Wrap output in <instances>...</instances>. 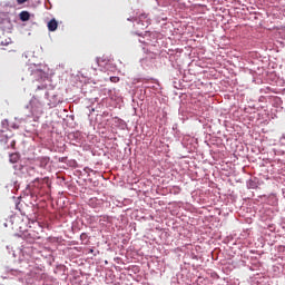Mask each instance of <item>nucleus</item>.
<instances>
[{
    "label": "nucleus",
    "mask_w": 285,
    "mask_h": 285,
    "mask_svg": "<svg viewBox=\"0 0 285 285\" xmlns=\"http://www.w3.org/2000/svg\"><path fill=\"white\" fill-rule=\"evenodd\" d=\"M30 106H31L32 112H40L41 109L43 108V104H41V101H39L37 98H33L31 100Z\"/></svg>",
    "instance_id": "nucleus-1"
},
{
    "label": "nucleus",
    "mask_w": 285,
    "mask_h": 285,
    "mask_svg": "<svg viewBox=\"0 0 285 285\" xmlns=\"http://www.w3.org/2000/svg\"><path fill=\"white\" fill-rule=\"evenodd\" d=\"M57 28H59V22H57L56 19H51L48 22V30H49V32H55V30H57Z\"/></svg>",
    "instance_id": "nucleus-2"
},
{
    "label": "nucleus",
    "mask_w": 285,
    "mask_h": 285,
    "mask_svg": "<svg viewBox=\"0 0 285 285\" xmlns=\"http://www.w3.org/2000/svg\"><path fill=\"white\" fill-rule=\"evenodd\" d=\"M31 73L35 75V77H39L40 79H43V77H46V72L38 67H36L35 69L31 68Z\"/></svg>",
    "instance_id": "nucleus-3"
},
{
    "label": "nucleus",
    "mask_w": 285,
    "mask_h": 285,
    "mask_svg": "<svg viewBox=\"0 0 285 285\" xmlns=\"http://www.w3.org/2000/svg\"><path fill=\"white\" fill-rule=\"evenodd\" d=\"M19 17L22 21H30V12L28 11L20 12Z\"/></svg>",
    "instance_id": "nucleus-4"
},
{
    "label": "nucleus",
    "mask_w": 285,
    "mask_h": 285,
    "mask_svg": "<svg viewBox=\"0 0 285 285\" xmlns=\"http://www.w3.org/2000/svg\"><path fill=\"white\" fill-rule=\"evenodd\" d=\"M9 161H10L11 164H17V161H19V154H17V153L11 154V155L9 156Z\"/></svg>",
    "instance_id": "nucleus-5"
},
{
    "label": "nucleus",
    "mask_w": 285,
    "mask_h": 285,
    "mask_svg": "<svg viewBox=\"0 0 285 285\" xmlns=\"http://www.w3.org/2000/svg\"><path fill=\"white\" fill-rule=\"evenodd\" d=\"M110 81L111 83H119V77L117 76L110 77Z\"/></svg>",
    "instance_id": "nucleus-6"
},
{
    "label": "nucleus",
    "mask_w": 285,
    "mask_h": 285,
    "mask_svg": "<svg viewBox=\"0 0 285 285\" xmlns=\"http://www.w3.org/2000/svg\"><path fill=\"white\" fill-rule=\"evenodd\" d=\"M80 239H81V242H86V239H88V234L82 233V234L80 235Z\"/></svg>",
    "instance_id": "nucleus-7"
},
{
    "label": "nucleus",
    "mask_w": 285,
    "mask_h": 285,
    "mask_svg": "<svg viewBox=\"0 0 285 285\" xmlns=\"http://www.w3.org/2000/svg\"><path fill=\"white\" fill-rule=\"evenodd\" d=\"M26 1L28 0H17V3L21 4V3H26Z\"/></svg>",
    "instance_id": "nucleus-8"
},
{
    "label": "nucleus",
    "mask_w": 285,
    "mask_h": 285,
    "mask_svg": "<svg viewBox=\"0 0 285 285\" xmlns=\"http://www.w3.org/2000/svg\"><path fill=\"white\" fill-rule=\"evenodd\" d=\"M8 43H10V42H8V41H6V42H0V46H8Z\"/></svg>",
    "instance_id": "nucleus-9"
},
{
    "label": "nucleus",
    "mask_w": 285,
    "mask_h": 285,
    "mask_svg": "<svg viewBox=\"0 0 285 285\" xmlns=\"http://www.w3.org/2000/svg\"><path fill=\"white\" fill-rule=\"evenodd\" d=\"M38 90H43V87H41V86H38Z\"/></svg>",
    "instance_id": "nucleus-10"
}]
</instances>
